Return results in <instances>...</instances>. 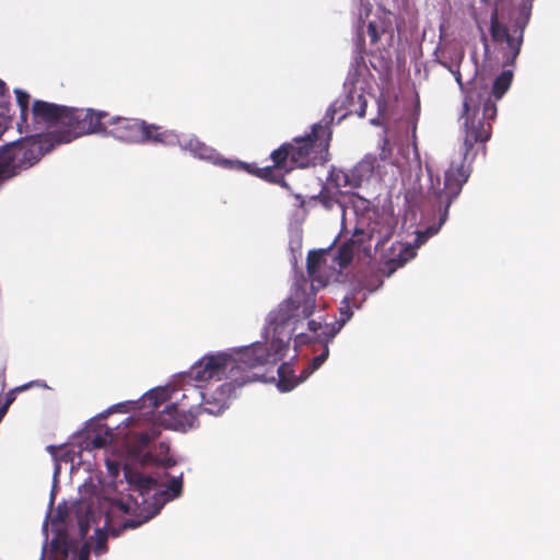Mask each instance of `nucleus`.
Listing matches in <instances>:
<instances>
[{
  "mask_svg": "<svg viewBox=\"0 0 560 560\" xmlns=\"http://www.w3.org/2000/svg\"><path fill=\"white\" fill-rule=\"evenodd\" d=\"M188 148L200 159H210L212 150L198 140H189Z\"/></svg>",
  "mask_w": 560,
  "mask_h": 560,
  "instance_id": "b1692460",
  "label": "nucleus"
},
{
  "mask_svg": "<svg viewBox=\"0 0 560 560\" xmlns=\"http://www.w3.org/2000/svg\"><path fill=\"white\" fill-rule=\"evenodd\" d=\"M341 314L346 315V317L343 319H346V322L350 318V316L352 315V312L347 310V311H341Z\"/></svg>",
  "mask_w": 560,
  "mask_h": 560,
  "instance_id": "ea45409f",
  "label": "nucleus"
},
{
  "mask_svg": "<svg viewBox=\"0 0 560 560\" xmlns=\"http://www.w3.org/2000/svg\"><path fill=\"white\" fill-rule=\"evenodd\" d=\"M336 108L330 106L323 119L312 126V130L304 137H295L291 142L281 144L273 150L270 159L276 166L285 167L287 172L294 168H306L323 165L329 160V145L331 140V124Z\"/></svg>",
  "mask_w": 560,
  "mask_h": 560,
  "instance_id": "f03ea898",
  "label": "nucleus"
},
{
  "mask_svg": "<svg viewBox=\"0 0 560 560\" xmlns=\"http://www.w3.org/2000/svg\"><path fill=\"white\" fill-rule=\"evenodd\" d=\"M203 398L205 395L198 387L187 389L178 401L166 406V408L159 413L156 422L166 429H192L198 425L199 415L203 412L218 415L225 407V402L212 405L206 401L203 404Z\"/></svg>",
  "mask_w": 560,
  "mask_h": 560,
  "instance_id": "39448f33",
  "label": "nucleus"
},
{
  "mask_svg": "<svg viewBox=\"0 0 560 560\" xmlns=\"http://www.w3.org/2000/svg\"><path fill=\"white\" fill-rule=\"evenodd\" d=\"M28 387H31V384L22 385L9 390L5 395L4 402L0 407L4 408L8 411L9 407L13 404V401L16 398V393L25 390Z\"/></svg>",
  "mask_w": 560,
  "mask_h": 560,
  "instance_id": "7c9ffc66",
  "label": "nucleus"
},
{
  "mask_svg": "<svg viewBox=\"0 0 560 560\" xmlns=\"http://www.w3.org/2000/svg\"><path fill=\"white\" fill-rule=\"evenodd\" d=\"M323 261H324V258H323L322 250H311L306 257L307 273L311 277L315 276L318 272Z\"/></svg>",
  "mask_w": 560,
  "mask_h": 560,
  "instance_id": "412c9836",
  "label": "nucleus"
},
{
  "mask_svg": "<svg viewBox=\"0 0 560 560\" xmlns=\"http://www.w3.org/2000/svg\"><path fill=\"white\" fill-rule=\"evenodd\" d=\"M218 163L225 168L245 170V167L238 166L240 164H244L243 162H240V161L221 159Z\"/></svg>",
  "mask_w": 560,
  "mask_h": 560,
  "instance_id": "72a5a7b5",
  "label": "nucleus"
},
{
  "mask_svg": "<svg viewBox=\"0 0 560 560\" xmlns=\"http://www.w3.org/2000/svg\"><path fill=\"white\" fill-rule=\"evenodd\" d=\"M0 376L2 377V388L5 386V366L0 368Z\"/></svg>",
  "mask_w": 560,
  "mask_h": 560,
  "instance_id": "4c0bfd02",
  "label": "nucleus"
},
{
  "mask_svg": "<svg viewBox=\"0 0 560 560\" xmlns=\"http://www.w3.org/2000/svg\"><path fill=\"white\" fill-rule=\"evenodd\" d=\"M438 230H434L432 228H429L427 231H425V236L429 237L431 235H433L434 233H436Z\"/></svg>",
  "mask_w": 560,
  "mask_h": 560,
  "instance_id": "58836bf2",
  "label": "nucleus"
},
{
  "mask_svg": "<svg viewBox=\"0 0 560 560\" xmlns=\"http://www.w3.org/2000/svg\"><path fill=\"white\" fill-rule=\"evenodd\" d=\"M89 558L90 545L88 542H84L78 552L77 560H89Z\"/></svg>",
  "mask_w": 560,
  "mask_h": 560,
  "instance_id": "c9c22d12",
  "label": "nucleus"
},
{
  "mask_svg": "<svg viewBox=\"0 0 560 560\" xmlns=\"http://www.w3.org/2000/svg\"><path fill=\"white\" fill-rule=\"evenodd\" d=\"M238 166L245 167L246 172H248L249 174H253L261 179H265L267 182L275 183V184L281 183L282 186H287V184L283 179V176L276 174V171H283V172L288 173L287 168L276 166L275 162L272 165H268L265 167H257L253 164H240Z\"/></svg>",
  "mask_w": 560,
  "mask_h": 560,
  "instance_id": "4468645a",
  "label": "nucleus"
},
{
  "mask_svg": "<svg viewBox=\"0 0 560 560\" xmlns=\"http://www.w3.org/2000/svg\"><path fill=\"white\" fill-rule=\"evenodd\" d=\"M32 113L37 122L56 127L44 138L45 142L50 143V148L91 135V131L100 126L97 120L100 116H95L94 109L91 108L68 107L36 100L33 103Z\"/></svg>",
  "mask_w": 560,
  "mask_h": 560,
  "instance_id": "7ed1b4c3",
  "label": "nucleus"
},
{
  "mask_svg": "<svg viewBox=\"0 0 560 560\" xmlns=\"http://www.w3.org/2000/svg\"><path fill=\"white\" fill-rule=\"evenodd\" d=\"M307 326H308V329H310L312 332H315L316 335H317V334L320 331V329L323 328L322 323L316 322V320H314V319L308 320Z\"/></svg>",
  "mask_w": 560,
  "mask_h": 560,
  "instance_id": "e433bc0d",
  "label": "nucleus"
},
{
  "mask_svg": "<svg viewBox=\"0 0 560 560\" xmlns=\"http://www.w3.org/2000/svg\"><path fill=\"white\" fill-rule=\"evenodd\" d=\"M314 198L317 199L328 210L331 209L337 203V199L326 189H323Z\"/></svg>",
  "mask_w": 560,
  "mask_h": 560,
  "instance_id": "c85d7f7f",
  "label": "nucleus"
},
{
  "mask_svg": "<svg viewBox=\"0 0 560 560\" xmlns=\"http://www.w3.org/2000/svg\"><path fill=\"white\" fill-rule=\"evenodd\" d=\"M153 516L152 513L150 512H147L145 514H142L139 516V517H135V518H128L126 520L124 523H122V529H135L137 527H139L140 525H142L143 523L148 522L149 520H151Z\"/></svg>",
  "mask_w": 560,
  "mask_h": 560,
  "instance_id": "bb28decb",
  "label": "nucleus"
},
{
  "mask_svg": "<svg viewBox=\"0 0 560 560\" xmlns=\"http://www.w3.org/2000/svg\"><path fill=\"white\" fill-rule=\"evenodd\" d=\"M7 410L2 407H0V422L2 421L3 417L7 415Z\"/></svg>",
  "mask_w": 560,
  "mask_h": 560,
  "instance_id": "79ce46f5",
  "label": "nucleus"
},
{
  "mask_svg": "<svg viewBox=\"0 0 560 560\" xmlns=\"http://www.w3.org/2000/svg\"><path fill=\"white\" fill-rule=\"evenodd\" d=\"M393 230L392 228H387L384 235H381L378 232L372 230L368 240L370 242L375 241V248L383 247L388 238L392 236ZM366 240V234L362 230H357L350 240L342 243L337 252L336 261L340 268H346L352 261L353 255L355 250H360L361 246Z\"/></svg>",
  "mask_w": 560,
  "mask_h": 560,
  "instance_id": "9b49d317",
  "label": "nucleus"
},
{
  "mask_svg": "<svg viewBox=\"0 0 560 560\" xmlns=\"http://www.w3.org/2000/svg\"><path fill=\"white\" fill-rule=\"evenodd\" d=\"M390 27V22L385 19L378 18L377 20L370 21L368 24V33L371 38V44H376L381 35L387 32Z\"/></svg>",
  "mask_w": 560,
  "mask_h": 560,
  "instance_id": "a211bd4d",
  "label": "nucleus"
},
{
  "mask_svg": "<svg viewBox=\"0 0 560 560\" xmlns=\"http://www.w3.org/2000/svg\"><path fill=\"white\" fill-rule=\"evenodd\" d=\"M158 435L159 431L155 429H152L151 431H143L137 434L138 442L141 447H147Z\"/></svg>",
  "mask_w": 560,
  "mask_h": 560,
  "instance_id": "2f4dec72",
  "label": "nucleus"
},
{
  "mask_svg": "<svg viewBox=\"0 0 560 560\" xmlns=\"http://www.w3.org/2000/svg\"><path fill=\"white\" fill-rule=\"evenodd\" d=\"M51 148H44L40 138H24L0 148V178L9 180L35 165Z\"/></svg>",
  "mask_w": 560,
  "mask_h": 560,
  "instance_id": "423d86ee",
  "label": "nucleus"
},
{
  "mask_svg": "<svg viewBox=\"0 0 560 560\" xmlns=\"http://www.w3.org/2000/svg\"><path fill=\"white\" fill-rule=\"evenodd\" d=\"M460 90L465 93L463 112V160L459 163L452 162L445 171L444 182L438 178L428 192V198L440 213V225L448 214V209L462 191L463 185L470 176V163L475 160L479 150L486 155V143L492 135V121L497 117V104L488 95V84L481 77L475 75L467 85L462 81L458 72L455 77Z\"/></svg>",
  "mask_w": 560,
  "mask_h": 560,
  "instance_id": "f257e3e1",
  "label": "nucleus"
},
{
  "mask_svg": "<svg viewBox=\"0 0 560 560\" xmlns=\"http://www.w3.org/2000/svg\"><path fill=\"white\" fill-rule=\"evenodd\" d=\"M315 307L314 293L296 290L272 312L270 323L275 326V332L290 324L293 325L291 330L294 331L295 325L312 316Z\"/></svg>",
  "mask_w": 560,
  "mask_h": 560,
  "instance_id": "0eeeda50",
  "label": "nucleus"
},
{
  "mask_svg": "<svg viewBox=\"0 0 560 560\" xmlns=\"http://www.w3.org/2000/svg\"><path fill=\"white\" fill-rule=\"evenodd\" d=\"M91 523H95V513L90 506H84L82 514L78 515L79 533L82 538L88 535Z\"/></svg>",
  "mask_w": 560,
  "mask_h": 560,
  "instance_id": "aec40b11",
  "label": "nucleus"
},
{
  "mask_svg": "<svg viewBox=\"0 0 560 560\" xmlns=\"http://www.w3.org/2000/svg\"><path fill=\"white\" fill-rule=\"evenodd\" d=\"M373 164L370 161L362 160L349 171L351 178V188H358L362 183L370 178L373 173Z\"/></svg>",
  "mask_w": 560,
  "mask_h": 560,
  "instance_id": "f3484780",
  "label": "nucleus"
},
{
  "mask_svg": "<svg viewBox=\"0 0 560 560\" xmlns=\"http://www.w3.org/2000/svg\"><path fill=\"white\" fill-rule=\"evenodd\" d=\"M95 116H100L98 127L91 133H105L120 141L139 143L142 136L143 120L121 116H109L107 112L94 110Z\"/></svg>",
  "mask_w": 560,
  "mask_h": 560,
  "instance_id": "6e6552de",
  "label": "nucleus"
},
{
  "mask_svg": "<svg viewBox=\"0 0 560 560\" xmlns=\"http://www.w3.org/2000/svg\"><path fill=\"white\" fill-rule=\"evenodd\" d=\"M176 141L177 137L174 132L154 124H147L143 120L142 136L139 138V143L174 144Z\"/></svg>",
  "mask_w": 560,
  "mask_h": 560,
  "instance_id": "ddd939ff",
  "label": "nucleus"
},
{
  "mask_svg": "<svg viewBox=\"0 0 560 560\" xmlns=\"http://www.w3.org/2000/svg\"><path fill=\"white\" fill-rule=\"evenodd\" d=\"M529 11L530 7L524 10L523 19L516 21V24L520 28V34L517 37L511 36L508 27L499 22L497 9L491 13L490 35L492 40L495 43L506 42L508 47L511 50V56L506 57L505 65H513L521 51V46L523 44V33L529 19Z\"/></svg>",
  "mask_w": 560,
  "mask_h": 560,
  "instance_id": "9d476101",
  "label": "nucleus"
},
{
  "mask_svg": "<svg viewBox=\"0 0 560 560\" xmlns=\"http://www.w3.org/2000/svg\"><path fill=\"white\" fill-rule=\"evenodd\" d=\"M166 490L171 494L172 499L178 498L183 491V475L178 477H172L167 481Z\"/></svg>",
  "mask_w": 560,
  "mask_h": 560,
  "instance_id": "393cba45",
  "label": "nucleus"
},
{
  "mask_svg": "<svg viewBox=\"0 0 560 560\" xmlns=\"http://www.w3.org/2000/svg\"><path fill=\"white\" fill-rule=\"evenodd\" d=\"M278 376H279V380H278L277 386L281 392H290L296 385H299L300 383L303 382L302 373L300 374L299 377H296L294 375L293 366L287 362L282 363L278 368Z\"/></svg>",
  "mask_w": 560,
  "mask_h": 560,
  "instance_id": "2eb2a0df",
  "label": "nucleus"
},
{
  "mask_svg": "<svg viewBox=\"0 0 560 560\" xmlns=\"http://www.w3.org/2000/svg\"><path fill=\"white\" fill-rule=\"evenodd\" d=\"M513 81V71L504 70L502 71L494 80L491 92L488 91V95L490 100L495 103V101L501 100L502 96L510 89Z\"/></svg>",
  "mask_w": 560,
  "mask_h": 560,
  "instance_id": "dca6fc26",
  "label": "nucleus"
},
{
  "mask_svg": "<svg viewBox=\"0 0 560 560\" xmlns=\"http://www.w3.org/2000/svg\"><path fill=\"white\" fill-rule=\"evenodd\" d=\"M346 319H341V322H335L332 324H325L323 328L317 334V340L324 346H328V342L334 339V337L339 332Z\"/></svg>",
  "mask_w": 560,
  "mask_h": 560,
  "instance_id": "6ab92c4d",
  "label": "nucleus"
},
{
  "mask_svg": "<svg viewBox=\"0 0 560 560\" xmlns=\"http://www.w3.org/2000/svg\"><path fill=\"white\" fill-rule=\"evenodd\" d=\"M113 441V433L109 428L102 430L90 436V444L93 448H102L110 444Z\"/></svg>",
  "mask_w": 560,
  "mask_h": 560,
  "instance_id": "4be33fe9",
  "label": "nucleus"
},
{
  "mask_svg": "<svg viewBox=\"0 0 560 560\" xmlns=\"http://www.w3.org/2000/svg\"><path fill=\"white\" fill-rule=\"evenodd\" d=\"M329 349L328 346H324V350L320 354L316 355L312 362L302 371V381L308 378V376L316 371L328 358Z\"/></svg>",
  "mask_w": 560,
  "mask_h": 560,
  "instance_id": "5701e85b",
  "label": "nucleus"
},
{
  "mask_svg": "<svg viewBox=\"0 0 560 560\" xmlns=\"http://www.w3.org/2000/svg\"><path fill=\"white\" fill-rule=\"evenodd\" d=\"M290 337L284 341L282 339H272L270 346L256 342L248 347L233 352V365L228 375L229 383L221 385L223 392L242 387L243 385L257 380V374L253 369L269 362H277L288 349Z\"/></svg>",
  "mask_w": 560,
  "mask_h": 560,
  "instance_id": "20e7f679",
  "label": "nucleus"
},
{
  "mask_svg": "<svg viewBox=\"0 0 560 560\" xmlns=\"http://www.w3.org/2000/svg\"><path fill=\"white\" fill-rule=\"evenodd\" d=\"M368 250H370V247L369 248H366V247L363 248V252H368Z\"/></svg>",
  "mask_w": 560,
  "mask_h": 560,
  "instance_id": "a18cd8bd",
  "label": "nucleus"
},
{
  "mask_svg": "<svg viewBox=\"0 0 560 560\" xmlns=\"http://www.w3.org/2000/svg\"><path fill=\"white\" fill-rule=\"evenodd\" d=\"M39 560H44V559L42 558V559H39Z\"/></svg>",
  "mask_w": 560,
  "mask_h": 560,
  "instance_id": "de8ad7c7",
  "label": "nucleus"
},
{
  "mask_svg": "<svg viewBox=\"0 0 560 560\" xmlns=\"http://www.w3.org/2000/svg\"><path fill=\"white\" fill-rule=\"evenodd\" d=\"M0 88H1V89H4V88H5V86H4V83H3V82H1V81H0Z\"/></svg>",
  "mask_w": 560,
  "mask_h": 560,
  "instance_id": "c03bdc74",
  "label": "nucleus"
},
{
  "mask_svg": "<svg viewBox=\"0 0 560 560\" xmlns=\"http://www.w3.org/2000/svg\"><path fill=\"white\" fill-rule=\"evenodd\" d=\"M331 180L335 183V185L340 187H351V178L350 173L345 171H335L331 173Z\"/></svg>",
  "mask_w": 560,
  "mask_h": 560,
  "instance_id": "a878e982",
  "label": "nucleus"
},
{
  "mask_svg": "<svg viewBox=\"0 0 560 560\" xmlns=\"http://www.w3.org/2000/svg\"><path fill=\"white\" fill-rule=\"evenodd\" d=\"M96 542L94 547V551L96 555L104 553L107 550V535L101 528H96Z\"/></svg>",
  "mask_w": 560,
  "mask_h": 560,
  "instance_id": "c756f323",
  "label": "nucleus"
},
{
  "mask_svg": "<svg viewBox=\"0 0 560 560\" xmlns=\"http://www.w3.org/2000/svg\"><path fill=\"white\" fill-rule=\"evenodd\" d=\"M16 101L21 109V117L25 121V116L28 110V102H30V95L22 91V90H15Z\"/></svg>",
  "mask_w": 560,
  "mask_h": 560,
  "instance_id": "cd10ccee",
  "label": "nucleus"
},
{
  "mask_svg": "<svg viewBox=\"0 0 560 560\" xmlns=\"http://www.w3.org/2000/svg\"><path fill=\"white\" fill-rule=\"evenodd\" d=\"M166 392L164 389L153 390L148 395V400L154 406L159 407L162 402L166 400Z\"/></svg>",
  "mask_w": 560,
  "mask_h": 560,
  "instance_id": "473e14b6",
  "label": "nucleus"
},
{
  "mask_svg": "<svg viewBox=\"0 0 560 560\" xmlns=\"http://www.w3.org/2000/svg\"><path fill=\"white\" fill-rule=\"evenodd\" d=\"M232 365L233 354L230 352L207 354L191 366L189 375L197 382L221 381L225 378V383H229L228 375L232 370Z\"/></svg>",
  "mask_w": 560,
  "mask_h": 560,
  "instance_id": "1a4fd4ad",
  "label": "nucleus"
},
{
  "mask_svg": "<svg viewBox=\"0 0 560 560\" xmlns=\"http://www.w3.org/2000/svg\"><path fill=\"white\" fill-rule=\"evenodd\" d=\"M108 469L110 472H113L115 476L117 475V468L114 464H108Z\"/></svg>",
  "mask_w": 560,
  "mask_h": 560,
  "instance_id": "a19ab883",
  "label": "nucleus"
},
{
  "mask_svg": "<svg viewBox=\"0 0 560 560\" xmlns=\"http://www.w3.org/2000/svg\"><path fill=\"white\" fill-rule=\"evenodd\" d=\"M47 448H48V451H49L50 453H54V452H55V450H56V447H55V446H52V445H49Z\"/></svg>",
  "mask_w": 560,
  "mask_h": 560,
  "instance_id": "37998d69",
  "label": "nucleus"
},
{
  "mask_svg": "<svg viewBox=\"0 0 560 560\" xmlns=\"http://www.w3.org/2000/svg\"><path fill=\"white\" fill-rule=\"evenodd\" d=\"M2 183H4V180H2V178H0V185H1Z\"/></svg>",
  "mask_w": 560,
  "mask_h": 560,
  "instance_id": "49530a36",
  "label": "nucleus"
},
{
  "mask_svg": "<svg viewBox=\"0 0 560 560\" xmlns=\"http://www.w3.org/2000/svg\"><path fill=\"white\" fill-rule=\"evenodd\" d=\"M125 476L130 486L132 493L129 494V501L121 504V509L125 512H129L132 506L139 508L141 504L147 503V497L155 485V480L152 477L144 476L138 471H131L130 469L125 470Z\"/></svg>",
  "mask_w": 560,
  "mask_h": 560,
  "instance_id": "f8f14e48",
  "label": "nucleus"
},
{
  "mask_svg": "<svg viewBox=\"0 0 560 560\" xmlns=\"http://www.w3.org/2000/svg\"><path fill=\"white\" fill-rule=\"evenodd\" d=\"M358 101L360 103L359 109L355 110L359 117H364L366 113V100L363 94H358Z\"/></svg>",
  "mask_w": 560,
  "mask_h": 560,
  "instance_id": "f704fd0d",
  "label": "nucleus"
}]
</instances>
